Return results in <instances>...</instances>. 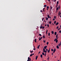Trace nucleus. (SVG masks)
<instances>
[{"label":"nucleus","mask_w":61,"mask_h":61,"mask_svg":"<svg viewBox=\"0 0 61 61\" xmlns=\"http://www.w3.org/2000/svg\"><path fill=\"white\" fill-rule=\"evenodd\" d=\"M33 55V54H31L30 55V56H32V55Z\"/></svg>","instance_id":"79ce46f5"},{"label":"nucleus","mask_w":61,"mask_h":61,"mask_svg":"<svg viewBox=\"0 0 61 61\" xmlns=\"http://www.w3.org/2000/svg\"><path fill=\"white\" fill-rule=\"evenodd\" d=\"M58 24H59V23H58V22L56 23V25H57Z\"/></svg>","instance_id":"f3484780"},{"label":"nucleus","mask_w":61,"mask_h":61,"mask_svg":"<svg viewBox=\"0 0 61 61\" xmlns=\"http://www.w3.org/2000/svg\"><path fill=\"white\" fill-rule=\"evenodd\" d=\"M54 18L55 19H56V17L55 16H54Z\"/></svg>","instance_id":"ea45409f"},{"label":"nucleus","mask_w":61,"mask_h":61,"mask_svg":"<svg viewBox=\"0 0 61 61\" xmlns=\"http://www.w3.org/2000/svg\"><path fill=\"white\" fill-rule=\"evenodd\" d=\"M44 9H45V8H44L43 9V12H45V11L44 10Z\"/></svg>","instance_id":"dca6fc26"},{"label":"nucleus","mask_w":61,"mask_h":61,"mask_svg":"<svg viewBox=\"0 0 61 61\" xmlns=\"http://www.w3.org/2000/svg\"><path fill=\"white\" fill-rule=\"evenodd\" d=\"M54 41H56V43H57V42H58V40H57V39H55Z\"/></svg>","instance_id":"f257e3e1"},{"label":"nucleus","mask_w":61,"mask_h":61,"mask_svg":"<svg viewBox=\"0 0 61 61\" xmlns=\"http://www.w3.org/2000/svg\"><path fill=\"white\" fill-rule=\"evenodd\" d=\"M56 33H57L56 32H55L54 34L55 36L56 35Z\"/></svg>","instance_id":"412c9836"},{"label":"nucleus","mask_w":61,"mask_h":61,"mask_svg":"<svg viewBox=\"0 0 61 61\" xmlns=\"http://www.w3.org/2000/svg\"><path fill=\"white\" fill-rule=\"evenodd\" d=\"M57 37V36H56V39H57L58 38V37Z\"/></svg>","instance_id":"a878e982"},{"label":"nucleus","mask_w":61,"mask_h":61,"mask_svg":"<svg viewBox=\"0 0 61 61\" xmlns=\"http://www.w3.org/2000/svg\"><path fill=\"white\" fill-rule=\"evenodd\" d=\"M58 26H57V27H56V29H58Z\"/></svg>","instance_id":"8fccbe9b"},{"label":"nucleus","mask_w":61,"mask_h":61,"mask_svg":"<svg viewBox=\"0 0 61 61\" xmlns=\"http://www.w3.org/2000/svg\"><path fill=\"white\" fill-rule=\"evenodd\" d=\"M44 52H45V53H46V52H47V51H44Z\"/></svg>","instance_id":"3c124183"},{"label":"nucleus","mask_w":61,"mask_h":61,"mask_svg":"<svg viewBox=\"0 0 61 61\" xmlns=\"http://www.w3.org/2000/svg\"><path fill=\"white\" fill-rule=\"evenodd\" d=\"M31 59H30V60H29V61H31Z\"/></svg>","instance_id":"680f3d73"},{"label":"nucleus","mask_w":61,"mask_h":61,"mask_svg":"<svg viewBox=\"0 0 61 61\" xmlns=\"http://www.w3.org/2000/svg\"><path fill=\"white\" fill-rule=\"evenodd\" d=\"M56 23V21H55L54 22V24H55Z\"/></svg>","instance_id":"f704fd0d"},{"label":"nucleus","mask_w":61,"mask_h":61,"mask_svg":"<svg viewBox=\"0 0 61 61\" xmlns=\"http://www.w3.org/2000/svg\"><path fill=\"white\" fill-rule=\"evenodd\" d=\"M46 51H48V50L47 49H46Z\"/></svg>","instance_id":"bf43d9fd"},{"label":"nucleus","mask_w":61,"mask_h":61,"mask_svg":"<svg viewBox=\"0 0 61 61\" xmlns=\"http://www.w3.org/2000/svg\"><path fill=\"white\" fill-rule=\"evenodd\" d=\"M56 48H57V49H59V46H56Z\"/></svg>","instance_id":"f8f14e48"},{"label":"nucleus","mask_w":61,"mask_h":61,"mask_svg":"<svg viewBox=\"0 0 61 61\" xmlns=\"http://www.w3.org/2000/svg\"><path fill=\"white\" fill-rule=\"evenodd\" d=\"M48 36H50V33H48Z\"/></svg>","instance_id":"37998d69"},{"label":"nucleus","mask_w":61,"mask_h":61,"mask_svg":"<svg viewBox=\"0 0 61 61\" xmlns=\"http://www.w3.org/2000/svg\"><path fill=\"white\" fill-rule=\"evenodd\" d=\"M27 61H29V60H28Z\"/></svg>","instance_id":"338daca9"},{"label":"nucleus","mask_w":61,"mask_h":61,"mask_svg":"<svg viewBox=\"0 0 61 61\" xmlns=\"http://www.w3.org/2000/svg\"><path fill=\"white\" fill-rule=\"evenodd\" d=\"M47 17L48 18H51V17H49V15H48Z\"/></svg>","instance_id":"20e7f679"},{"label":"nucleus","mask_w":61,"mask_h":61,"mask_svg":"<svg viewBox=\"0 0 61 61\" xmlns=\"http://www.w3.org/2000/svg\"><path fill=\"white\" fill-rule=\"evenodd\" d=\"M56 49H55V48H54L53 51H56Z\"/></svg>","instance_id":"49530a36"},{"label":"nucleus","mask_w":61,"mask_h":61,"mask_svg":"<svg viewBox=\"0 0 61 61\" xmlns=\"http://www.w3.org/2000/svg\"><path fill=\"white\" fill-rule=\"evenodd\" d=\"M33 52V51H30V53H32Z\"/></svg>","instance_id":"de8ad7c7"},{"label":"nucleus","mask_w":61,"mask_h":61,"mask_svg":"<svg viewBox=\"0 0 61 61\" xmlns=\"http://www.w3.org/2000/svg\"><path fill=\"white\" fill-rule=\"evenodd\" d=\"M55 1H56V0H53L54 2H55Z\"/></svg>","instance_id":"6e6d98bb"},{"label":"nucleus","mask_w":61,"mask_h":61,"mask_svg":"<svg viewBox=\"0 0 61 61\" xmlns=\"http://www.w3.org/2000/svg\"><path fill=\"white\" fill-rule=\"evenodd\" d=\"M49 57H48V58H47V60H49Z\"/></svg>","instance_id":"e433bc0d"},{"label":"nucleus","mask_w":61,"mask_h":61,"mask_svg":"<svg viewBox=\"0 0 61 61\" xmlns=\"http://www.w3.org/2000/svg\"><path fill=\"white\" fill-rule=\"evenodd\" d=\"M46 24L45 25V26H46Z\"/></svg>","instance_id":"774afa93"},{"label":"nucleus","mask_w":61,"mask_h":61,"mask_svg":"<svg viewBox=\"0 0 61 61\" xmlns=\"http://www.w3.org/2000/svg\"><path fill=\"white\" fill-rule=\"evenodd\" d=\"M33 50H36V48H34L33 49Z\"/></svg>","instance_id":"603ef678"},{"label":"nucleus","mask_w":61,"mask_h":61,"mask_svg":"<svg viewBox=\"0 0 61 61\" xmlns=\"http://www.w3.org/2000/svg\"><path fill=\"white\" fill-rule=\"evenodd\" d=\"M44 18L43 17L42 18V21H43L44 20Z\"/></svg>","instance_id":"7c9ffc66"},{"label":"nucleus","mask_w":61,"mask_h":61,"mask_svg":"<svg viewBox=\"0 0 61 61\" xmlns=\"http://www.w3.org/2000/svg\"><path fill=\"white\" fill-rule=\"evenodd\" d=\"M51 51H54V49H51Z\"/></svg>","instance_id":"a19ab883"},{"label":"nucleus","mask_w":61,"mask_h":61,"mask_svg":"<svg viewBox=\"0 0 61 61\" xmlns=\"http://www.w3.org/2000/svg\"><path fill=\"white\" fill-rule=\"evenodd\" d=\"M58 36V34H57L56 35V36Z\"/></svg>","instance_id":"69168bd1"},{"label":"nucleus","mask_w":61,"mask_h":61,"mask_svg":"<svg viewBox=\"0 0 61 61\" xmlns=\"http://www.w3.org/2000/svg\"><path fill=\"white\" fill-rule=\"evenodd\" d=\"M58 6V5H56V8H57V6Z\"/></svg>","instance_id":"c85d7f7f"},{"label":"nucleus","mask_w":61,"mask_h":61,"mask_svg":"<svg viewBox=\"0 0 61 61\" xmlns=\"http://www.w3.org/2000/svg\"><path fill=\"white\" fill-rule=\"evenodd\" d=\"M48 1H49H49H50V0H48Z\"/></svg>","instance_id":"0e129e2a"},{"label":"nucleus","mask_w":61,"mask_h":61,"mask_svg":"<svg viewBox=\"0 0 61 61\" xmlns=\"http://www.w3.org/2000/svg\"><path fill=\"white\" fill-rule=\"evenodd\" d=\"M46 20H48V18H47V17H46Z\"/></svg>","instance_id":"2eb2a0df"},{"label":"nucleus","mask_w":61,"mask_h":61,"mask_svg":"<svg viewBox=\"0 0 61 61\" xmlns=\"http://www.w3.org/2000/svg\"><path fill=\"white\" fill-rule=\"evenodd\" d=\"M46 6H47L46 5H44V7H46Z\"/></svg>","instance_id":"1a4fd4ad"},{"label":"nucleus","mask_w":61,"mask_h":61,"mask_svg":"<svg viewBox=\"0 0 61 61\" xmlns=\"http://www.w3.org/2000/svg\"><path fill=\"white\" fill-rule=\"evenodd\" d=\"M50 9L51 10H52V7L51 6Z\"/></svg>","instance_id":"a211bd4d"},{"label":"nucleus","mask_w":61,"mask_h":61,"mask_svg":"<svg viewBox=\"0 0 61 61\" xmlns=\"http://www.w3.org/2000/svg\"><path fill=\"white\" fill-rule=\"evenodd\" d=\"M52 55H53V53H52Z\"/></svg>","instance_id":"e2e57ef3"},{"label":"nucleus","mask_w":61,"mask_h":61,"mask_svg":"<svg viewBox=\"0 0 61 61\" xmlns=\"http://www.w3.org/2000/svg\"><path fill=\"white\" fill-rule=\"evenodd\" d=\"M43 42L44 43H46V41L45 40H43Z\"/></svg>","instance_id":"c9c22d12"},{"label":"nucleus","mask_w":61,"mask_h":61,"mask_svg":"<svg viewBox=\"0 0 61 61\" xmlns=\"http://www.w3.org/2000/svg\"><path fill=\"white\" fill-rule=\"evenodd\" d=\"M42 29H44V28H45V27L44 26H43L42 27Z\"/></svg>","instance_id":"72a5a7b5"},{"label":"nucleus","mask_w":61,"mask_h":61,"mask_svg":"<svg viewBox=\"0 0 61 61\" xmlns=\"http://www.w3.org/2000/svg\"><path fill=\"white\" fill-rule=\"evenodd\" d=\"M49 9V6H48L47 7V11L48 10V9Z\"/></svg>","instance_id":"7ed1b4c3"},{"label":"nucleus","mask_w":61,"mask_h":61,"mask_svg":"<svg viewBox=\"0 0 61 61\" xmlns=\"http://www.w3.org/2000/svg\"><path fill=\"white\" fill-rule=\"evenodd\" d=\"M59 3V1H57V5H58V3Z\"/></svg>","instance_id":"2f4dec72"},{"label":"nucleus","mask_w":61,"mask_h":61,"mask_svg":"<svg viewBox=\"0 0 61 61\" xmlns=\"http://www.w3.org/2000/svg\"><path fill=\"white\" fill-rule=\"evenodd\" d=\"M42 55H45V53H44V52H43L42 53Z\"/></svg>","instance_id":"c756f323"},{"label":"nucleus","mask_w":61,"mask_h":61,"mask_svg":"<svg viewBox=\"0 0 61 61\" xmlns=\"http://www.w3.org/2000/svg\"><path fill=\"white\" fill-rule=\"evenodd\" d=\"M41 58H42L43 57L42 55H41Z\"/></svg>","instance_id":"393cba45"},{"label":"nucleus","mask_w":61,"mask_h":61,"mask_svg":"<svg viewBox=\"0 0 61 61\" xmlns=\"http://www.w3.org/2000/svg\"><path fill=\"white\" fill-rule=\"evenodd\" d=\"M51 33L52 34H54V31H51Z\"/></svg>","instance_id":"4be33fe9"},{"label":"nucleus","mask_w":61,"mask_h":61,"mask_svg":"<svg viewBox=\"0 0 61 61\" xmlns=\"http://www.w3.org/2000/svg\"><path fill=\"white\" fill-rule=\"evenodd\" d=\"M60 28H59V29H58V30H60Z\"/></svg>","instance_id":"c03bdc74"},{"label":"nucleus","mask_w":61,"mask_h":61,"mask_svg":"<svg viewBox=\"0 0 61 61\" xmlns=\"http://www.w3.org/2000/svg\"><path fill=\"white\" fill-rule=\"evenodd\" d=\"M60 6H58V9H60Z\"/></svg>","instance_id":"b1692460"},{"label":"nucleus","mask_w":61,"mask_h":61,"mask_svg":"<svg viewBox=\"0 0 61 61\" xmlns=\"http://www.w3.org/2000/svg\"><path fill=\"white\" fill-rule=\"evenodd\" d=\"M40 52H41V51H39L38 53V54H40Z\"/></svg>","instance_id":"13d9d810"},{"label":"nucleus","mask_w":61,"mask_h":61,"mask_svg":"<svg viewBox=\"0 0 61 61\" xmlns=\"http://www.w3.org/2000/svg\"><path fill=\"white\" fill-rule=\"evenodd\" d=\"M58 14L59 16V15H61V13L60 12V11H59V13H58Z\"/></svg>","instance_id":"f03ea898"},{"label":"nucleus","mask_w":61,"mask_h":61,"mask_svg":"<svg viewBox=\"0 0 61 61\" xmlns=\"http://www.w3.org/2000/svg\"><path fill=\"white\" fill-rule=\"evenodd\" d=\"M44 47L45 49H46V47H47V46H44Z\"/></svg>","instance_id":"39448f33"},{"label":"nucleus","mask_w":61,"mask_h":61,"mask_svg":"<svg viewBox=\"0 0 61 61\" xmlns=\"http://www.w3.org/2000/svg\"><path fill=\"white\" fill-rule=\"evenodd\" d=\"M39 35L40 36H42V35L40 34H39Z\"/></svg>","instance_id":"58836bf2"},{"label":"nucleus","mask_w":61,"mask_h":61,"mask_svg":"<svg viewBox=\"0 0 61 61\" xmlns=\"http://www.w3.org/2000/svg\"><path fill=\"white\" fill-rule=\"evenodd\" d=\"M55 20V18H54L53 19V21H54Z\"/></svg>","instance_id":"5fc2aeb1"},{"label":"nucleus","mask_w":61,"mask_h":61,"mask_svg":"<svg viewBox=\"0 0 61 61\" xmlns=\"http://www.w3.org/2000/svg\"><path fill=\"white\" fill-rule=\"evenodd\" d=\"M61 42H60V43H59V44H58V46H61Z\"/></svg>","instance_id":"0eeeda50"},{"label":"nucleus","mask_w":61,"mask_h":61,"mask_svg":"<svg viewBox=\"0 0 61 61\" xmlns=\"http://www.w3.org/2000/svg\"><path fill=\"white\" fill-rule=\"evenodd\" d=\"M43 12V11H42V10H41V12Z\"/></svg>","instance_id":"4d7b16f0"},{"label":"nucleus","mask_w":61,"mask_h":61,"mask_svg":"<svg viewBox=\"0 0 61 61\" xmlns=\"http://www.w3.org/2000/svg\"><path fill=\"white\" fill-rule=\"evenodd\" d=\"M42 26H43L42 25H41V26H40V28H41V29H42Z\"/></svg>","instance_id":"9d476101"},{"label":"nucleus","mask_w":61,"mask_h":61,"mask_svg":"<svg viewBox=\"0 0 61 61\" xmlns=\"http://www.w3.org/2000/svg\"><path fill=\"white\" fill-rule=\"evenodd\" d=\"M43 52L44 53L45 52V49H44V48H43Z\"/></svg>","instance_id":"5701e85b"},{"label":"nucleus","mask_w":61,"mask_h":61,"mask_svg":"<svg viewBox=\"0 0 61 61\" xmlns=\"http://www.w3.org/2000/svg\"><path fill=\"white\" fill-rule=\"evenodd\" d=\"M56 10H58V7L56 8Z\"/></svg>","instance_id":"aec40b11"},{"label":"nucleus","mask_w":61,"mask_h":61,"mask_svg":"<svg viewBox=\"0 0 61 61\" xmlns=\"http://www.w3.org/2000/svg\"><path fill=\"white\" fill-rule=\"evenodd\" d=\"M43 38H45V36L44 35H43Z\"/></svg>","instance_id":"473e14b6"},{"label":"nucleus","mask_w":61,"mask_h":61,"mask_svg":"<svg viewBox=\"0 0 61 61\" xmlns=\"http://www.w3.org/2000/svg\"><path fill=\"white\" fill-rule=\"evenodd\" d=\"M46 53H45L44 55V56H46Z\"/></svg>","instance_id":"bb28decb"},{"label":"nucleus","mask_w":61,"mask_h":61,"mask_svg":"<svg viewBox=\"0 0 61 61\" xmlns=\"http://www.w3.org/2000/svg\"><path fill=\"white\" fill-rule=\"evenodd\" d=\"M51 21H50L49 22V23L50 24H51Z\"/></svg>","instance_id":"cd10ccee"},{"label":"nucleus","mask_w":61,"mask_h":61,"mask_svg":"<svg viewBox=\"0 0 61 61\" xmlns=\"http://www.w3.org/2000/svg\"><path fill=\"white\" fill-rule=\"evenodd\" d=\"M31 59V58H30V57H28V60H30Z\"/></svg>","instance_id":"4468645a"},{"label":"nucleus","mask_w":61,"mask_h":61,"mask_svg":"<svg viewBox=\"0 0 61 61\" xmlns=\"http://www.w3.org/2000/svg\"><path fill=\"white\" fill-rule=\"evenodd\" d=\"M47 45H48L49 44V43L48 42H47Z\"/></svg>","instance_id":"4c0bfd02"},{"label":"nucleus","mask_w":61,"mask_h":61,"mask_svg":"<svg viewBox=\"0 0 61 61\" xmlns=\"http://www.w3.org/2000/svg\"><path fill=\"white\" fill-rule=\"evenodd\" d=\"M41 40V38H39V40Z\"/></svg>","instance_id":"864d4df0"},{"label":"nucleus","mask_w":61,"mask_h":61,"mask_svg":"<svg viewBox=\"0 0 61 61\" xmlns=\"http://www.w3.org/2000/svg\"><path fill=\"white\" fill-rule=\"evenodd\" d=\"M48 31V30H47L46 31V35H47V31Z\"/></svg>","instance_id":"6ab92c4d"},{"label":"nucleus","mask_w":61,"mask_h":61,"mask_svg":"<svg viewBox=\"0 0 61 61\" xmlns=\"http://www.w3.org/2000/svg\"><path fill=\"white\" fill-rule=\"evenodd\" d=\"M38 57V56H36V60H37V58Z\"/></svg>","instance_id":"9b49d317"},{"label":"nucleus","mask_w":61,"mask_h":61,"mask_svg":"<svg viewBox=\"0 0 61 61\" xmlns=\"http://www.w3.org/2000/svg\"><path fill=\"white\" fill-rule=\"evenodd\" d=\"M55 52V51H53V53H54Z\"/></svg>","instance_id":"052dcab7"},{"label":"nucleus","mask_w":61,"mask_h":61,"mask_svg":"<svg viewBox=\"0 0 61 61\" xmlns=\"http://www.w3.org/2000/svg\"><path fill=\"white\" fill-rule=\"evenodd\" d=\"M47 26H48V27H49V25L48 24H47Z\"/></svg>","instance_id":"09e8293b"},{"label":"nucleus","mask_w":61,"mask_h":61,"mask_svg":"<svg viewBox=\"0 0 61 61\" xmlns=\"http://www.w3.org/2000/svg\"><path fill=\"white\" fill-rule=\"evenodd\" d=\"M34 41L35 42H36V39H35V40H34Z\"/></svg>","instance_id":"ddd939ff"},{"label":"nucleus","mask_w":61,"mask_h":61,"mask_svg":"<svg viewBox=\"0 0 61 61\" xmlns=\"http://www.w3.org/2000/svg\"><path fill=\"white\" fill-rule=\"evenodd\" d=\"M59 32L60 33H61V31H59Z\"/></svg>","instance_id":"a18cd8bd"},{"label":"nucleus","mask_w":61,"mask_h":61,"mask_svg":"<svg viewBox=\"0 0 61 61\" xmlns=\"http://www.w3.org/2000/svg\"><path fill=\"white\" fill-rule=\"evenodd\" d=\"M50 48H49V50L47 52H48V53H49V52H50Z\"/></svg>","instance_id":"423d86ee"},{"label":"nucleus","mask_w":61,"mask_h":61,"mask_svg":"<svg viewBox=\"0 0 61 61\" xmlns=\"http://www.w3.org/2000/svg\"><path fill=\"white\" fill-rule=\"evenodd\" d=\"M40 45H38V46L37 47L38 49H39V47H40Z\"/></svg>","instance_id":"6e6552de"}]
</instances>
